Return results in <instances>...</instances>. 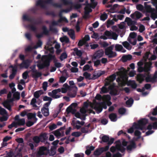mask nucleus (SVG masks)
Here are the masks:
<instances>
[{
  "instance_id": "obj_63",
  "label": "nucleus",
  "mask_w": 157,
  "mask_h": 157,
  "mask_svg": "<svg viewBox=\"0 0 157 157\" xmlns=\"http://www.w3.org/2000/svg\"><path fill=\"white\" fill-rule=\"evenodd\" d=\"M34 122L31 121H28L26 123V125L28 127H30L33 125Z\"/></svg>"
},
{
  "instance_id": "obj_24",
  "label": "nucleus",
  "mask_w": 157,
  "mask_h": 157,
  "mask_svg": "<svg viewBox=\"0 0 157 157\" xmlns=\"http://www.w3.org/2000/svg\"><path fill=\"white\" fill-rule=\"evenodd\" d=\"M3 106L8 109L9 111H11V106L9 101H5L3 103Z\"/></svg>"
},
{
  "instance_id": "obj_18",
  "label": "nucleus",
  "mask_w": 157,
  "mask_h": 157,
  "mask_svg": "<svg viewBox=\"0 0 157 157\" xmlns=\"http://www.w3.org/2000/svg\"><path fill=\"white\" fill-rule=\"evenodd\" d=\"M42 75L41 72H38L37 71H36L34 73L32 74L33 78H34L35 80H36L38 78L40 77Z\"/></svg>"
},
{
  "instance_id": "obj_7",
  "label": "nucleus",
  "mask_w": 157,
  "mask_h": 157,
  "mask_svg": "<svg viewBox=\"0 0 157 157\" xmlns=\"http://www.w3.org/2000/svg\"><path fill=\"white\" fill-rule=\"evenodd\" d=\"M104 54L103 50L101 49L97 51L93 55L92 57V61L95 60L96 59H99L102 57Z\"/></svg>"
},
{
  "instance_id": "obj_25",
  "label": "nucleus",
  "mask_w": 157,
  "mask_h": 157,
  "mask_svg": "<svg viewBox=\"0 0 157 157\" xmlns=\"http://www.w3.org/2000/svg\"><path fill=\"white\" fill-rule=\"evenodd\" d=\"M122 44L123 46L127 49L130 50L132 49V46L127 41L123 42Z\"/></svg>"
},
{
  "instance_id": "obj_34",
  "label": "nucleus",
  "mask_w": 157,
  "mask_h": 157,
  "mask_svg": "<svg viewBox=\"0 0 157 157\" xmlns=\"http://www.w3.org/2000/svg\"><path fill=\"white\" fill-rule=\"evenodd\" d=\"M56 147H52L50 149V155L51 156H53L56 153Z\"/></svg>"
},
{
  "instance_id": "obj_40",
  "label": "nucleus",
  "mask_w": 157,
  "mask_h": 157,
  "mask_svg": "<svg viewBox=\"0 0 157 157\" xmlns=\"http://www.w3.org/2000/svg\"><path fill=\"white\" fill-rule=\"evenodd\" d=\"M18 126L23 125L25 124V121L24 118H22L19 120L17 122Z\"/></svg>"
},
{
  "instance_id": "obj_59",
  "label": "nucleus",
  "mask_w": 157,
  "mask_h": 157,
  "mask_svg": "<svg viewBox=\"0 0 157 157\" xmlns=\"http://www.w3.org/2000/svg\"><path fill=\"white\" fill-rule=\"evenodd\" d=\"M93 61L94 62V66L97 67L98 66L101 65V61L100 60L97 59L96 61L94 60Z\"/></svg>"
},
{
  "instance_id": "obj_48",
  "label": "nucleus",
  "mask_w": 157,
  "mask_h": 157,
  "mask_svg": "<svg viewBox=\"0 0 157 157\" xmlns=\"http://www.w3.org/2000/svg\"><path fill=\"white\" fill-rule=\"evenodd\" d=\"M67 55L65 52H64L60 56V59L61 60H63L64 59H65L67 58Z\"/></svg>"
},
{
  "instance_id": "obj_55",
  "label": "nucleus",
  "mask_w": 157,
  "mask_h": 157,
  "mask_svg": "<svg viewBox=\"0 0 157 157\" xmlns=\"http://www.w3.org/2000/svg\"><path fill=\"white\" fill-rule=\"evenodd\" d=\"M126 110L125 108H120L118 110V112L121 114H123L125 113Z\"/></svg>"
},
{
  "instance_id": "obj_43",
  "label": "nucleus",
  "mask_w": 157,
  "mask_h": 157,
  "mask_svg": "<svg viewBox=\"0 0 157 157\" xmlns=\"http://www.w3.org/2000/svg\"><path fill=\"white\" fill-rule=\"evenodd\" d=\"M83 75L84 76L86 79H87L89 80H91V74L87 72H85L83 73Z\"/></svg>"
},
{
  "instance_id": "obj_13",
  "label": "nucleus",
  "mask_w": 157,
  "mask_h": 157,
  "mask_svg": "<svg viewBox=\"0 0 157 157\" xmlns=\"http://www.w3.org/2000/svg\"><path fill=\"white\" fill-rule=\"evenodd\" d=\"M148 120L146 119H142L138 121V122L142 130H143L145 125L147 123Z\"/></svg>"
},
{
  "instance_id": "obj_52",
  "label": "nucleus",
  "mask_w": 157,
  "mask_h": 157,
  "mask_svg": "<svg viewBox=\"0 0 157 157\" xmlns=\"http://www.w3.org/2000/svg\"><path fill=\"white\" fill-rule=\"evenodd\" d=\"M150 54H151V53L150 52H147L145 54L144 56V58L145 61L146 62L147 59H148L149 55Z\"/></svg>"
},
{
  "instance_id": "obj_14",
  "label": "nucleus",
  "mask_w": 157,
  "mask_h": 157,
  "mask_svg": "<svg viewBox=\"0 0 157 157\" xmlns=\"http://www.w3.org/2000/svg\"><path fill=\"white\" fill-rule=\"evenodd\" d=\"M142 16V14L138 11H135L131 15V17L132 18H134L135 17H136V19H139Z\"/></svg>"
},
{
  "instance_id": "obj_33",
  "label": "nucleus",
  "mask_w": 157,
  "mask_h": 157,
  "mask_svg": "<svg viewBox=\"0 0 157 157\" xmlns=\"http://www.w3.org/2000/svg\"><path fill=\"white\" fill-rule=\"evenodd\" d=\"M68 34L72 40H75V36L74 31L73 30H71L68 32Z\"/></svg>"
},
{
  "instance_id": "obj_6",
  "label": "nucleus",
  "mask_w": 157,
  "mask_h": 157,
  "mask_svg": "<svg viewBox=\"0 0 157 157\" xmlns=\"http://www.w3.org/2000/svg\"><path fill=\"white\" fill-rule=\"evenodd\" d=\"M47 148L44 146H41L39 148L38 151L37 152L36 155L38 157H40L42 155H48Z\"/></svg>"
},
{
  "instance_id": "obj_16",
  "label": "nucleus",
  "mask_w": 157,
  "mask_h": 157,
  "mask_svg": "<svg viewBox=\"0 0 157 157\" xmlns=\"http://www.w3.org/2000/svg\"><path fill=\"white\" fill-rule=\"evenodd\" d=\"M125 21L127 22L128 26H132L136 24V22L135 21L132 20L129 17H127L125 18Z\"/></svg>"
},
{
  "instance_id": "obj_30",
  "label": "nucleus",
  "mask_w": 157,
  "mask_h": 157,
  "mask_svg": "<svg viewBox=\"0 0 157 157\" xmlns=\"http://www.w3.org/2000/svg\"><path fill=\"white\" fill-rule=\"evenodd\" d=\"M94 109L98 113H100L102 110V106L100 104H98V106H95Z\"/></svg>"
},
{
  "instance_id": "obj_58",
  "label": "nucleus",
  "mask_w": 157,
  "mask_h": 157,
  "mask_svg": "<svg viewBox=\"0 0 157 157\" xmlns=\"http://www.w3.org/2000/svg\"><path fill=\"white\" fill-rule=\"evenodd\" d=\"M108 92V89L105 86H103L101 88L100 93H106Z\"/></svg>"
},
{
  "instance_id": "obj_53",
  "label": "nucleus",
  "mask_w": 157,
  "mask_h": 157,
  "mask_svg": "<svg viewBox=\"0 0 157 157\" xmlns=\"http://www.w3.org/2000/svg\"><path fill=\"white\" fill-rule=\"evenodd\" d=\"M133 99L130 98L126 101V104L127 105H131L133 104Z\"/></svg>"
},
{
  "instance_id": "obj_61",
  "label": "nucleus",
  "mask_w": 157,
  "mask_h": 157,
  "mask_svg": "<svg viewBox=\"0 0 157 157\" xmlns=\"http://www.w3.org/2000/svg\"><path fill=\"white\" fill-rule=\"evenodd\" d=\"M97 104H100L102 106V109L104 108L105 109H106L107 108V106L106 105V104L104 102H100L98 103Z\"/></svg>"
},
{
  "instance_id": "obj_26",
  "label": "nucleus",
  "mask_w": 157,
  "mask_h": 157,
  "mask_svg": "<svg viewBox=\"0 0 157 157\" xmlns=\"http://www.w3.org/2000/svg\"><path fill=\"white\" fill-rule=\"evenodd\" d=\"M113 88L114 86H113L110 85L109 86V89L111 90L110 94L112 95H115L117 94V91L113 89Z\"/></svg>"
},
{
  "instance_id": "obj_11",
  "label": "nucleus",
  "mask_w": 157,
  "mask_h": 157,
  "mask_svg": "<svg viewBox=\"0 0 157 157\" xmlns=\"http://www.w3.org/2000/svg\"><path fill=\"white\" fill-rule=\"evenodd\" d=\"M146 73L144 74H139L137 76V80L140 83H141L144 80V78L146 77Z\"/></svg>"
},
{
  "instance_id": "obj_29",
  "label": "nucleus",
  "mask_w": 157,
  "mask_h": 157,
  "mask_svg": "<svg viewBox=\"0 0 157 157\" xmlns=\"http://www.w3.org/2000/svg\"><path fill=\"white\" fill-rule=\"evenodd\" d=\"M144 9L147 13H151L153 11L150 5H145Z\"/></svg>"
},
{
  "instance_id": "obj_51",
  "label": "nucleus",
  "mask_w": 157,
  "mask_h": 157,
  "mask_svg": "<svg viewBox=\"0 0 157 157\" xmlns=\"http://www.w3.org/2000/svg\"><path fill=\"white\" fill-rule=\"evenodd\" d=\"M67 77L62 76L60 77L59 80V83H63L67 79Z\"/></svg>"
},
{
  "instance_id": "obj_45",
  "label": "nucleus",
  "mask_w": 157,
  "mask_h": 157,
  "mask_svg": "<svg viewBox=\"0 0 157 157\" xmlns=\"http://www.w3.org/2000/svg\"><path fill=\"white\" fill-rule=\"evenodd\" d=\"M123 48V47L121 45L117 44L115 46V49L116 51H120Z\"/></svg>"
},
{
  "instance_id": "obj_35",
  "label": "nucleus",
  "mask_w": 157,
  "mask_h": 157,
  "mask_svg": "<svg viewBox=\"0 0 157 157\" xmlns=\"http://www.w3.org/2000/svg\"><path fill=\"white\" fill-rule=\"evenodd\" d=\"M29 28L32 31L36 32H37V28L36 27L33 25H28Z\"/></svg>"
},
{
  "instance_id": "obj_38",
  "label": "nucleus",
  "mask_w": 157,
  "mask_h": 157,
  "mask_svg": "<svg viewBox=\"0 0 157 157\" xmlns=\"http://www.w3.org/2000/svg\"><path fill=\"white\" fill-rule=\"evenodd\" d=\"M14 98L16 100H19L20 98V94L18 92H16L13 95Z\"/></svg>"
},
{
  "instance_id": "obj_44",
  "label": "nucleus",
  "mask_w": 157,
  "mask_h": 157,
  "mask_svg": "<svg viewBox=\"0 0 157 157\" xmlns=\"http://www.w3.org/2000/svg\"><path fill=\"white\" fill-rule=\"evenodd\" d=\"M77 104L76 103H72L69 107H68L66 110L68 112V110L69 109H71V110H73L72 107L74 108H75L77 106Z\"/></svg>"
},
{
  "instance_id": "obj_64",
  "label": "nucleus",
  "mask_w": 157,
  "mask_h": 157,
  "mask_svg": "<svg viewBox=\"0 0 157 157\" xmlns=\"http://www.w3.org/2000/svg\"><path fill=\"white\" fill-rule=\"evenodd\" d=\"M105 73V71H99L97 73L96 75L97 77L99 78L101 75L104 74Z\"/></svg>"
},
{
  "instance_id": "obj_56",
  "label": "nucleus",
  "mask_w": 157,
  "mask_h": 157,
  "mask_svg": "<svg viewBox=\"0 0 157 157\" xmlns=\"http://www.w3.org/2000/svg\"><path fill=\"white\" fill-rule=\"evenodd\" d=\"M43 63L45 67H48L49 66L50 64V61H49V60H48L47 59H46L44 61Z\"/></svg>"
},
{
  "instance_id": "obj_57",
  "label": "nucleus",
  "mask_w": 157,
  "mask_h": 157,
  "mask_svg": "<svg viewBox=\"0 0 157 157\" xmlns=\"http://www.w3.org/2000/svg\"><path fill=\"white\" fill-rule=\"evenodd\" d=\"M136 8L138 10L140 11H143L144 9V7L141 4L137 5Z\"/></svg>"
},
{
  "instance_id": "obj_15",
  "label": "nucleus",
  "mask_w": 157,
  "mask_h": 157,
  "mask_svg": "<svg viewBox=\"0 0 157 157\" xmlns=\"http://www.w3.org/2000/svg\"><path fill=\"white\" fill-rule=\"evenodd\" d=\"M145 81L147 82H154L155 81L153 77H151V75L150 74V73H147L146 77H145Z\"/></svg>"
},
{
  "instance_id": "obj_32",
  "label": "nucleus",
  "mask_w": 157,
  "mask_h": 157,
  "mask_svg": "<svg viewBox=\"0 0 157 157\" xmlns=\"http://www.w3.org/2000/svg\"><path fill=\"white\" fill-rule=\"evenodd\" d=\"M74 51L75 52L76 55L79 57H81L82 55V52L80 50H79L77 48L74 49Z\"/></svg>"
},
{
  "instance_id": "obj_31",
  "label": "nucleus",
  "mask_w": 157,
  "mask_h": 157,
  "mask_svg": "<svg viewBox=\"0 0 157 157\" xmlns=\"http://www.w3.org/2000/svg\"><path fill=\"white\" fill-rule=\"evenodd\" d=\"M60 40L62 43L65 42L66 43H67L69 42V39L66 36H64L63 37L60 38Z\"/></svg>"
},
{
  "instance_id": "obj_47",
  "label": "nucleus",
  "mask_w": 157,
  "mask_h": 157,
  "mask_svg": "<svg viewBox=\"0 0 157 157\" xmlns=\"http://www.w3.org/2000/svg\"><path fill=\"white\" fill-rule=\"evenodd\" d=\"M128 40L130 43L133 45H135L136 44L137 40L136 39H129L128 38Z\"/></svg>"
},
{
  "instance_id": "obj_9",
  "label": "nucleus",
  "mask_w": 157,
  "mask_h": 157,
  "mask_svg": "<svg viewBox=\"0 0 157 157\" xmlns=\"http://www.w3.org/2000/svg\"><path fill=\"white\" fill-rule=\"evenodd\" d=\"M43 32L40 34H37L36 35V37L38 39H39L42 37L43 34L48 35L49 33V31L47 29L45 26H43L42 27Z\"/></svg>"
},
{
  "instance_id": "obj_42",
  "label": "nucleus",
  "mask_w": 157,
  "mask_h": 157,
  "mask_svg": "<svg viewBox=\"0 0 157 157\" xmlns=\"http://www.w3.org/2000/svg\"><path fill=\"white\" fill-rule=\"evenodd\" d=\"M59 129H58L52 132V133L56 137L60 136L61 135V133Z\"/></svg>"
},
{
  "instance_id": "obj_5",
  "label": "nucleus",
  "mask_w": 157,
  "mask_h": 157,
  "mask_svg": "<svg viewBox=\"0 0 157 157\" xmlns=\"http://www.w3.org/2000/svg\"><path fill=\"white\" fill-rule=\"evenodd\" d=\"M101 139V141H100V143L102 144L103 143H107V145L106 146H109H109L113 143L114 140V138H112L109 139V136L105 135H104Z\"/></svg>"
},
{
  "instance_id": "obj_8",
  "label": "nucleus",
  "mask_w": 157,
  "mask_h": 157,
  "mask_svg": "<svg viewBox=\"0 0 157 157\" xmlns=\"http://www.w3.org/2000/svg\"><path fill=\"white\" fill-rule=\"evenodd\" d=\"M109 150V146H105L104 147H101L97 149L94 152V154L95 156H99L103 152L107 151Z\"/></svg>"
},
{
  "instance_id": "obj_36",
  "label": "nucleus",
  "mask_w": 157,
  "mask_h": 157,
  "mask_svg": "<svg viewBox=\"0 0 157 157\" xmlns=\"http://www.w3.org/2000/svg\"><path fill=\"white\" fill-rule=\"evenodd\" d=\"M41 92L42 91L41 90L36 91L34 94V97L36 98H38L40 95L42 94Z\"/></svg>"
},
{
  "instance_id": "obj_49",
  "label": "nucleus",
  "mask_w": 157,
  "mask_h": 157,
  "mask_svg": "<svg viewBox=\"0 0 157 157\" xmlns=\"http://www.w3.org/2000/svg\"><path fill=\"white\" fill-rule=\"evenodd\" d=\"M110 37L111 38L116 40L117 38L118 35L115 32H112Z\"/></svg>"
},
{
  "instance_id": "obj_37",
  "label": "nucleus",
  "mask_w": 157,
  "mask_h": 157,
  "mask_svg": "<svg viewBox=\"0 0 157 157\" xmlns=\"http://www.w3.org/2000/svg\"><path fill=\"white\" fill-rule=\"evenodd\" d=\"M60 1L64 5H72L73 4L71 1H68L67 0H60Z\"/></svg>"
},
{
  "instance_id": "obj_4",
  "label": "nucleus",
  "mask_w": 157,
  "mask_h": 157,
  "mask_svg": "<svg viewBox=\"0 0 157 157\" xmlns=\"http://www.w3.org/2000/svg\"><path fill=\"white\" fill-rule=\"evenodd\" d=\"M113 45H111L107 48L105 50V55L107 56L109 58H112L116 57L117 54L115 52L113 51Z\"/></svg>"
},
{
  "instance_id": "obj_19",
  "label": "nucleus",
  "mask_w": 157,
  "mask_h": 157,
  "mask_svg": "<svg viewBox=\"0 0 157 157\" xmlns=\"http://www.w3.org/2000/svg\"><path fill=\"white\" fill-rule=\"evenodd\" d=\"M33 140L35 144V146H37V144H38L40 142V140L39 136H35L33 138Z\"/></svg>"
},
{
  "instance_id": "obj_17",
  "label": "nucleus",
  "mask_w": 157,
  "mask_h": 157,
  "mask_svg": "<svg viewBox=\"0 0 157 157\" xmlns=\"http://www.w3.org/2000/svg\"><path fill=\"white\" fill-rule=\"evenodd\" d=\"M132 59V56L130 55H124L121 58V60L123 62H125L128 60H130Z\"/></svg>"
},
{
  "instance_id": "obj_62",
  "label": "nucleus",
  "mask_w": 157,
  "mask_h": 157,
  "mask_svg": "<svg viewBox=\"0 0 157 157\" xmlns=\"http://www.w3.org/2000/svg\"><path fill=\"white\" fill-rule=\"evenodd\" d=\"M57 127V126L55 124H53L49 126V128L51 131H52L54 129L56 128Z\"/></svg>"
},
{
  "instance_id": "obj_54",
  "label": "nucleus",
  "mask_w": 157,
  "mask_h": 157,
  "mask_svg": "<svg viewBox=\"0 0 157 157\" xmlns=\"http://www.w3.org/2000/svg\"><path fill=\"white\" fill-rule=\"evenodd\" d=\"M81 134V133L78 132H74L71 133V135L72 136L76 137L79 136Z\"/></svg>"
},
{
  "instance_id": "obj_41",
  "label": "nucleus",
  "mask_w": 157,
  "mask_h": 157,
  "mask_svg": "<svg viewBox=\"0 0 157 157\" xmlns=\"http://www.w3.org/2000/svg\"><path fill=\"white\" fill-rule=\"evenodd\" d=\"M107 17L108 15L107 14L104 12L100 16V19L101 20L104 21L107 18Z\"/></svg>"
},
{
  "instance_id": "obj_39",
  "label": "nucleus",
  "mask_w": 157,
  "mask_h": 157,
  "mask_svg": "<svg viewBox=\"0 0 157 157\" xmlns=\"http://www.w3.org/2000/svg\"><path fill=\"white\" fill-rule=\"evenodd\" d=\"M36 116V113H29L27 114L28 119L29 120H31L32 119H33L34 118H35Z\"/></svg>"
},
{
  "instance_id": "obj_2",
  "label": "nucleus",
  "mask_w": 157,
  "mask_h": 157,
  "mask_svg": "<svg viewBox=\"0 0 157 157\" xmlns=\"http://www.w3.org/2000/svg\"><path fill=\"white\" fill-rule=\"evenodd\" d=\"M62 21H64L66 22H68V20L67 19L66 17H60V18L57 21H52L51 22V25L49 27L50 30L54 33L57 32L58 30L56 28L53 27V26L58 25L59 23H61Z\"/></svg>"
},
{
  "instance_id": "obj_28",
  "label": "nucleus",
  "mask_w": 157,
  "mask_h": 157,
  "mask_svg": "<svg viewBox=\"0 0 157 157\" xmlns=\"http://www.w3.org/2000/svg\"><path fill=\"white\" fill-rule=\"evenodd\" d=\"M136 147V144L134 142H132L127 147V149L128 150L131 151L133 148Z\"/></svg>"
},
{
  "instance_id": "obj_1",
  "label": "nucleus",
  "mask_w": 157,
  "mask_h": 157,
  "mask_svg": "<svg viewBox=\"0 0 157 157\" xmlns=\"http://www.w3.org/2000/svg\"><path fill=\"white\" fill-rule=\"evenodd\" d=\"M53 0H38L36 2V6H40L42 8L44 9L46 7L45 4H50L55 7L59 8H61L62 7V6L61 4L56 3H53L52 2Z\"/></svg>"
},
{
  "instance_id": "obj_21",
  "label": "nucleus",
  "mask_w": 157,
  "mask_h": 157,
  "mask_svg": "<svg viewBox=\"0 0 157 157\" xmlns=\"http://www.w3.org/2000/svg\"><path fill=\"white\" fill-rule=\"evenodd\" d=\"M41 111L44 116L47 117L49 115V109L48 108H42Z\"/></svg>"
},
{
  "instance_id": "obj_20",
  "label": "nucleus",
  "mask_w": 157,
  "mask_h": 157,
  "mask_svg": "<svg viewBox=\"0 0 157 157\" xmlns=\"http://www.w3.org/2000/svg\"><path fill=\"white\" fill-rule=\"evenodd\" d=\"M109 118L111 121L115 122L117 120V115L115 113H111L109 115Z\"/></svg>"
},
{
  "instance_id": "obj_46",
  "label": "nucleus",
  "mask_w": 157,
  "mask_h": 157,
  "mask_svg": "<svg viewBox=\"0 0 157 157\" xmlns=\"http://www.w3.org/2000/svg\"><path fill=\"white\" fill-rule=\"evenodd\" d=\"M30 60L29 59H27L24 61L23 64L26 68H28L29 65Z\"/></svg>"
},
{
  "instance_id": "obj_22",
  "label": "nucleus",
  "mask_w": 157,
  "mask_h": 157,
  "mask_svg": "<svg viewBox=\"0 0 157 157\" xmlns=\"http://www.w3.org/2000/svg\"><path fill=\"white\" fill-rule=\"evenodd\" d=\"M85 16L84 17L87 18V16L89 15V13L92 11V9L89 7L86 6L85 8Z\"/></svg>"
},
{
  "instance_id": "obj_12",
  "label": "nucleus",
  "mask_w": 157,
  "mask_h": 157,
  "mask_svg": "<svg viewBox=\"0 0 157 157\" xmlns=\"http://www.w3.org/2000/svg\"><path fill=\"white\" fill-rule=\"evenodd\" d=\"M152 65V63L150 61L146 62L144 67V72L147 73H149V71L150 70V68L151 67Z\"/></svg>"
},
{
  "instance_id": "obj_60",
  "label": "nucleus",
  "mask_w": 157,
  "mask_h": 157,
  "mask_svg": "<svg viewBox=\"0 0 157 157\" xmlns=\"http://www.w3.org/2000/svg\"><path fill=\"white\" fill-rule=\"evenodd\" d=\"M43 100L44 101H48V102H51L52 99L51 97L45 96L44 97Z\"/></svg>"
},
{
  "instance_id": "obj_10",
  "label": "nucleus",
  "mask_w": 157,
  "mask_h": 157,
  "mask_svg": "<svg viewBox=\"0 0 157 157\" xmlns=\"http://www.w3.org/2000/svg\"><path fill=\"white\" fill-rule=\"evenodd\" d=\"M39 136L40 140V142L42 143H47V140L48 139V136H47V133H41Z\"/></svg>"
},
{
  "instance_id": "obj_3",
  "label": "nucleus",
  "mask_w": 157,
  "mask_h": 157,
  "mask_svg": "<svg viewBox=\"0 0 157 157\" xmlns=\"http://www.w3.org/2000/svg\"><path fill=\"white\" fill-rule=\"evenodd\" d=\"M22 18L23 21L30 22L35 25H40L42 23V21L40 18H38L35 20L34 18H31L25 14L23 15Z\"/></svg>"
},
{
  "instance_id": "obj_50",
  "label": "nucleus",
  "mask_w": 157,
  "mask_h": 157,
  "mask_svg": "<svg viewBox=\"0 0 157 157\" xmlns=\"http://www.w3.org/2000/svg\"><path fill=\"white\" fill-rule=\"evenodd\" d=\"M133 126L135 128V129H140L142 130V128L140 127L138 122V123L134 122Z\"/></svg>"
},
{
  "instance_id": "obj_27",
  "label": "nucleus",
  "mask_w": 157,
  "mask_h": 157,
  "mask_svg": "<svg viewBox=\"0 0 157 157\" xmlns=\"http://www.w3.org/2000/svg\"><path fill=\"white\" fill-rule=\"evenodd\" d=\"M128 86H130L131 87L134 89L136 88L137 85L134 81H130L128 83Z\"/></svg>"
},
{
  "instance_id": "obj_23",
  "label": "nucleus",
  "mask_w": 157,
  "mask_h": 157,
  "mask_svg": "<svg viewBox=\"0 0 157 157\" xmlns=\"http://www.w3.org/2000/svg\"><path fill=\"white\" fill-rule=\"evenodd\" d=\"M118 5L117 4H115L113 6H112L109 10H107L106 11L112 13H114L115 12V10L118 7Z\"/></svg>"
}]
</instances>
